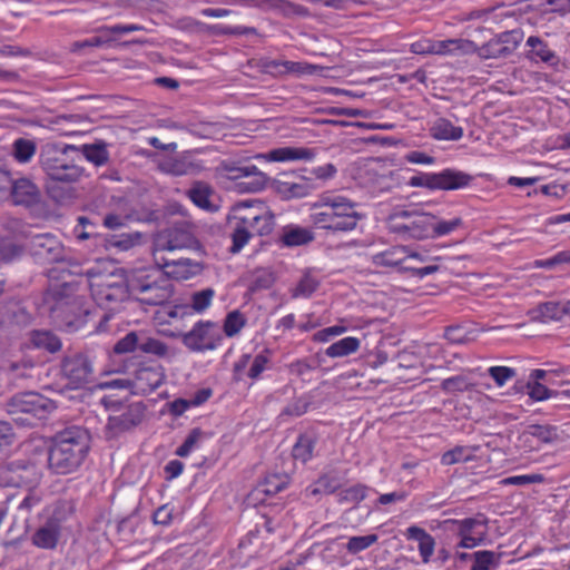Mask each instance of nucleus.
Masks as SVG:
<instances>
[{
  "instance_id": "obj_4",
  "label": "nucleus",
  "mask_w": 570,
  "mask_h": 570,
  "mask_svg": "<svg viewBox=\"0 0 570 570\" xmlns=\"http://www.w3.org/2000/svg\"><path fill=\"white\" fill-rule=\"evenodd\" d=\"M77 276L86 278L92 298L104 308L112 309L130 295L128 274L124 275L116 267L109 269L105 264L91 267L81 265V273Z\"/></svg>"
},
{
  "instance_id": "obj_49",
  "label": "nucleus",
  "mask_w": 570,
  "mask_h": 570,
  "mask_svg": "<svg viewBox=\"0 0 570 570\" xmlns=\"http://www.w3.org/2000/svg\"><path fill=\"white\" fill-rule=\"evenodd\" d=\"M318 287V281L309 274L304 275L296 287L293 289L292 296L296 297H309Z\"/></svg>"
},
{
  "instance_id": "obj_53",
  "label": "nucleus",
  "mask_w": 570,
  "mask_h": 570,
  "mask_svg": "<svg viewBox=\"0 0 570 570\" xmlns=\"http://www.w3.org/2000/svg\"><path fill=\"white\" fill-rule=\"evenodd\" d=\"M489 376L493 379L495 384L501 387L508 381L512 380L517 375V371L508 366H491L488 370Z\"/></svg>"
},
{
  "instance_id": "obj_13",
  "label": "nucleus",
  "mask_w": 570,
  "mask_h": 570,
  "mask_svg": "<svg viewBox=\"0 0 570 570\" xmlns=\"http://www.w3.org/2000/svg\"><path fill=\"white\" fill-rule=\"evenodd\" d=\"M165 380V368L157 362H144L134 372L131 380H114L110 386L130 387L134 393L149 394L158 389Z\"/></svg>"
},
{
  "instance_id": "obj_26",
  "label": "nucleus",
  "mask_w": 570,
  "mask_h": 570,
  "mask_svg": "<svg viewBox=\"0 0 570 570\" xmlns=\"http://www.w3.org/2000/svg\"><path fill=\"white\" fill-rule=\"evenodd\" d=\"M527 46L530 47L528 58L533 62H543L548 66L554 67L559 63V57L556 52L537 36H530L527 39Z\"/></svg>"
},
{
  "instance_id": "obj_58",
  "label": "nucleus",
  "mask_w": 570,
  "mask_h": 570,
  "mask_svg": "<svg viewBox=\"0 0 570 570\" xmlns=\"http://www.w3.org/2000/svg\"><path fill=\"white\" fill-rule=\"evenodd\" d=\"M544 481V476L540 473L532 474H523V475H513L505 478L502 483L507 485H527L531 483H542Z\"/></svg>"
},
{
  "instance_id": "obj_28",
  "label": "nucleus",
  "mask_w": 570,
  "mask_h": 570,
  "mask_svg": "<svg viewBox=\"0 0 570 570\" xmlns=\"http://www.w3.org/2000/svg\"><path fill=\"white\" fill-rule=\"evenodd\" d=\"M405 535L409 540L419 542V552L423 563H429L434 553L435 540L423 528L411 525L406 529Z\"/></svg>"
},
{
  "instance_id": "obj_52",
  "label": "nucleus",
  "mask_w": 570,
  "mask_h": 570,
  "mask_svg": "<svg viewBox=\"0 0 570 570\" xmlns=\"http://www.w3.org/2000/svg\"><path fill=\"white\" fill-rule=\"evenodd\" d=\"M269 352L267 350L258 353L254 356L250 367L247 372V376L252 380H256L266 370L269 363Z\"/></svg>"
},
{
  "instance_id": "obj_7",
  "label": "nucleus",
  "mask_w": 570,
  "mask_h": 570,
  "mask_svg": "<svg viewBox=\"0 0 570 570\" xmlns=\"http://www.w3.org/2000/svg\"><path fill=\"white\" fill-rule=\"evenodd\" d=\"M130 295L147 305H161L174 294L173 281L160 269L134 268L128 272Z\"/></svg>"
},
{
  "instance_id": "obj_35",
  "label": "nucleus",
  "mask_w": 570,
  "mask_h": 570,
  "mask_svg": "<svg viewBox=\"0 0 570 570\" xmlns=\"http://www.w3.org/2000/svg\"><path fill=\"white\" fill-rule=\"evenodd\" d=\"M480 449L479 445L464 446L456 445L453 449L444 452L441 456L443 465H453L456 463H464L475 460L474 453Z\"/></svg>"
},
{
  "instance_id": "obj_64",
  "label": "nucleus",
  "mask_w": 570,
  "mask_h": 570,
  "mask_svg": "<svg viewBox=\"0 0 570 570\" xmlns=\"http://www.w3.org/2000/svg\"><path fill=\"white\" fill-rule=\"evenodd\" d=\"M287 367L292 375L304 376L306 373L314 370L316 365L311 364L307 360H297L288 364Z\"/></svg>"
},
{
  "instance_id": "obj_14",
  "label": "nucleus",
  "mask_w": 570,
  "mask_h": 570,
  "mask_svg": "<svg viewBox=\"0 0 570 570\" xmlns=\"http://www.w3.org/2000/svg\"><path fill=\"white\" fill-rule=\"evenodd\" d=\"M175 336L191 352L214 351L223 341L219 326L212 321H198L190 331L179 332Z\"/></svg>"
},
{
  "instance_id": "obj_63",
  "label": "nucleus",
  "mask_w": 570,
  "mask_h": 570,
  "mask_svg": "<svg viewBox=\"0 0 570 570\" xmlns=\"http://www.w3.org/2000/svg\"><path fill=\"white\" fill-rule=\"evenodd\" d=\"M145 30L144 26L140 24H115V26H104L99 28V32H106V33H129L134 31H141Z\"/></svg>"
},
{
  "instance_id": "obj_36",
  "label": "nucleus",
  "mask_w": 570,
  "mask_h": 570,
  "mask_svg": "<svg viewBox=\"0 0 570 570\" xmlns=\"http://www.w3.org/2000/svg\"><path fill=\"white\" fill-rule=\"evenodd\" d=\"M59 530L52 522L40 527L32 535V543L41 549H55L58 543Z\"/></svg>"
},
{
  "instance_id": "obj_61",
  "label": "nucleus",
  "mask_w": 570,
  "mask_h": 570,
  "mask_svg": "<svg viewBox=\"0 0 570 570\" xmlns=\"http://www.w3.org/2000/svg\"><path fill=\"white\" fill-rule=\"evenodd\" d=\"M441 386L446 392H462L468 389L469 383L465 377L458 375L443 380Z\"/></svg>"
},
{
  "instance_id": "obj_43",
  "label": "nucleus",
  "mask_w": 570,
  "mask_h": 570,
  "mask_svg": "<svg viewBox=\"0 0 570 570\" xmlns=\"http://www.w3.org/2000/svg\"><path fill=\"white\" fill-rule=\"evenodd\" d=\"M473 563L471 570H495L501 560V556L490 550H481L472 553Z\"/></svg>"
},
{
  "instance_id": "obj_44",
  "label": "nucleus",
  "mask_w": 570,
  "mask_h": 570,
  "mask_svg": "<svg viewBox=\"0 0 570 570\" xmlns=\"http://www.w3.org/2000/svg\"><path fill=\"white\" fill-rule=\"evenodd\" d=\"M215 289L212 287L203 288L200 291H196L191 293L190 299H189V311L193 313L202 314L204 313L213 302V298L215 297Z\"/></svg>"
},
{
  "instance_id": "obj_19",
  "label": "nucleus",
  "mask_w": 570,
  "mask_h": 570,
  "mask_svg": "<svg viewBox=\"0 0 570 570\" xmlns=\"http://www.w3.org/2000/svg\"><path fill=\"white\" fill-rule=\"evenodd\" d=\"M520 41L521 35L519 31L502 32L481 47L475 43L473 53H476L481 59L507 58L514 52Z\"/></svg>"
},
{
  "instance_id": "obj_15",
  "label": "nucleus",
  "mask_w": 570,
  "mask_h": 570,
  "mask_svg": "<svg viewBox=\"0 0 570 570\" xmlns=\"http://www.w3.org/2000/svg\"><path fill=\"white\" fill-rule=\"evenodd\" d=\"M114 352L116 354L140 352L158 358L169 357L170 355L169 346L165 342L151 337L142 331H132L126 334L115 344Z\"/></svg>"
},
{
  "instance_id": "obj_38",
  "label": "nucleus",
  "mask_w": 570,
  "mask_h": 570,
  "mask_svg": "<svg viewBox=\"0 0 570 570\" xmlns=\"http://www.w3.org/2000/svg\"><path fill=\"white\" fill-rule=\"evenodd\" d=\"M283 244L288 247L302 246L314 239L313 233L304 227L287 226L283 229L281 237Z\"/></svg>"
},
{
  "instance_id": "obj_41",
  "label": "nucleus",
  "mask_w": 570,
  "mask_h": 570,
  "mask_svg": "<svg viewBox=\"0 0 570 570\" xmlns=\"http://www.w3.org/2000/svg\"><path fill=\"white\" fill-rule=\"evenodd\" d=\"M36 153L37 144L32 139L18 138L12 144L11 154L13 158L20 164L30 163Z\"/></svg>"
},
{
  "instance_id": "obj_29",
  "label": "nucleus",
  "mask_w": 570,
  "mask_h": 570,
  "mask_svg": "<svg viewBox=\"0 0 570 570\" xmlns=\"http://www.w3.org/2000/svg\"><path fill=\"white\" fill-rule=\"evenodd\" d=\"M8 472L11 474L9 484L13 487H32L39 481L38 473L35 465H20L11 463L8 466Z\"/></svg>"
},
{
  "instance_id": "obj_50",
  "label": "nucleus",
  "mask_w": 570,
  "mask_h": 570,
  "mask_svg": "<svg viewBox=\"0 0 570 570\" xmlns=\"http://www.w3.org/2000/svg\"><path fill=\"white\" fill-rule=\"evenodd\" d=\"M529 434L543 443H551L558 438L557 429L551 425L533 424L529 426Z\"/></svg>"
},
{
  "instance_id": "obj_9",
  "label": "nucleus",
  "mask_w": 570,
  "mask_h": 570,
  "mask_svg": "<svg viewBox=\"0 0 570 570\" xmlns=\"http://www.w3.org/2000/svg\"><path fill=\"white\" fill-rule=\"evenodd\" d=\"M390 233L403 240L430 238L431 214L414 209H394L385 218Z\"/></svg>"
},
{
  "instance_id": "obj_17",
  "label": "nucleus",
  "mask_w": 570,
  "mask_h": 570,
  "mask_svg": "<svg viewBox=\"0 0 570 570\" xmlns=\"http://www.w3.org/2000/svg\"><path fill=\"white\" fill-rule=\"evenodd\" d=\"M236 210L240 215V224L246 225L253 236H266L273 232L275 215L263 202L243 203Z\"/></svg>"
},
{
  "instance_id": "obj_22",
  "label": "nucleus",
  "mask_w": 570,
  "mask_h": 570,
  "mask_svg": "<svg viewBox=\"0 0 570 570\" xmlns=\"http://www.w3.org/2000/svg\"><path fill=\"white\" fill-rule=\"evenodd\" d=\"M274 186L284 198L305 197L312 189V184L307 179L287 173L279 174L274 180Z\"/></svg>"
},
{
  "instance_id": "obj_62",
  "label": "nucleus",
  "mask_w": 570,
  "mask_h": 570,
  "mask_svg": "<svg viewBox=\"0 0 570 570\" xmlns=\"http://www.w3.org/2000/svg\"><path fill=\"white\" fill-rule=\"evenodd\" d=\"M308 405L306 400L296 399L284 407L282 415L301 416L306 413Z\"/></svg>"
},
{
  "instance_id": "obj_33",
  "label": "nucleus",
  "mask_w": 570,
  "mask_h": 570,
  "mask_svg": "<svg viewBox=\"0 0 570 570\" xmlns=\"http://www.w3.org/2000/svg\"><path fill=\"white\" fill-rule=\"evenodd\" d=\"M29 342L35 348L56 353L61 350V341L50 331H31Z\"/></svg>"
},
{
  "instance_id": "obj_48",
  "label": "nucleus",
  "mask_w": 570,
  "mask_h": 570,
  "mask_svg": "<svg viewBox=\"0 0 570 570\" xmlns=\"http://www.w3.org/2000/svg\"><path fill=\"white\" fill-rule=\"evenodd\" d=\"M287 485V476L281 474H272L266 476L264 482L259 485L261 491L267 495H274L283 491Z\"/></svg>"
},
{
  "instance_id": "obj_46",
  "label": "nucleus",
  "mask_w": 570,
  "mask_h": 570,
  "mask_svg": "<svg viewBox=\"0 0 570 570\" xmlns=\"http://www.w3.org/2000/svg\"><path fill=\"white\" fill-rule=\"evenodd\" d=\"M368 488L363 484H356L348 489H344L338 493L340 503L358 504L366 498Z\"/></svg>"
},
{
  "instance_id": "obj_32",
  "label": "nucleus",
  "mask_w": 570,
  "mask_h": 570,
  "mask_svg": "<svg viewBox=\"0 0 570 570\" xmlns=\"http://www.w3.org/2000/svg\"><path fill=\"white\" fill-rule=\"evenodd\" d=\"M314 151L303 147H281L268 153L267 159L272 161H288L299 159H312Z\"/></svg>"
},
{
  "instance_id": "obj_18",
  "label": "nucleus",
  "mask_w": 570,
  "mask_h": 570,
  "mask_svg": "<svg viewBox=\"0 0 570 570\" xmlns=\"http://www.w3.org/2000/svg\"><path fill=\"white\" fill-rule=\"evenodd\" d=\"M61 373L72 389L82 387L95 381V370L91 358L82 353L63 357Z\"/></svg>"
},
{
  "instance_id": "obj_12",
  "label": "nucleus",
  "mask_w": 570,
  "mask_h": 570,
  "mask_svg": "<svg viewBox=\"0 0 570 570\" xmlns=\"http://www.w3.org/2000/svg\"><path fill=\"white\" fill-rule=\"evenodd\" d=\"M473 177L455 169H444L440 173H420L409 180L411 187H424L430 190H456L468 187Z\"/></svg>"
},
{
  "instance_id": "obj_59",
  "label": "nucleus",
  "mask_w": 570,
  "mask_h": 570,
  "mask_svg": "<svg viewBox=\"0 0 570 570\" xmlns=\"http://www.w3.org/2000/svg\"><path fill=\"white\" fill-rule=\"evenodd\" d=\"M444 337L452 344H465L470 341L468 333L459 325L448 326Z\"/></svg>"
},
{
  "instance_id": "obj_54",
  "label": "nucleus",
  "mask_w": 570,
  "mask_h": 570,
  "mask_svg": "<svg viewBox=\"0 0 570 570\" xmlns=\"http://www.w3.org/2000/svg\"><path fill=\"white\" fill-rule=\"evenodd\" d=\"M22 249L10 240L0 239V264L10 263L20 257Z\"/></svg>"
},
{
  "instance_id": "obj_24",
  "label": "nucleus",
  "mask_w": 570,
  "mask_h": 570,
  "mask_svg": "<svg viewBox=\"0 0 570 570\" xmlns=\"http://www.w3.org/2000/svg\"><path fill=\"white\" fill-rule=\"evenodd\" d=\"M14 204L31 207L40 203L39 187L29 178L11 180L10 189Z\"/></svg>"
},
{
  "instance_id": "obj_27",
  "label": "nucleus",
  "mask_w": 570,
  "mask_h": 570,
  "mask_svg": "<svg viewBox=\"0 0 570 570\" xmlns=\"http://www.w3.org/2000/svg\"><path fill=\"white\" fill-rule=\"evenodd\" d=\"M228 230L232 239L230 253L233 254L239 253L253 237L249 228L240 224V215L236 209L234 214L228 217Z\"/></svg>"
},
{
  "instance_id": "obj_21",
  "label": "nucleus",
  "mask_w": 570,
  "mask_h": 570,
  "mask_svg": "<svg viewBox=\"0 0 570 570\" xmlns=\"http://www.w3.org/2000/svg\"><path fill=\"white\" fill-rule=\"evenodd\" d=\"M198 242L186 225H175L157 240L159 250H175L183 248H195Z\"/></svg>"
},
{
  "instance_id": "obj_10",
  "label": "nucleus",
  "mask_w": 570,
  "mask_h": 570,
  "mask_svg": "<svg viewBox=\"0 0 570 570\" xmlns=\"http://www.w3.org/2000/svg\"><path fill=\"white\" fill-rule=\"evenodd\" d=\"M7 409L16 422L32 426L36 420H45L56 409V404L39 393L28 392L12 396Z\"/></svg>"
},
{
  "instance_id": "obj_5",
  "label": "nucleus",
  "mask_w": 570,
  "mask_h": 570,
  "mask_svg": "<svg viewBox=\"0 0 570 570\" xmlns=\"http://www.w3.org/2000/svg\"><path fill=\"white\" fill-rule=\"evenodd\" d=\"M27 248L38 263L56 264L47 271L49 279H59L63 274L76 276L81 273V264L70 256L53 234L32 235L28 240Z\"/></svg>"
},
{
  "instance_id": "obj_6",
  "label": "nucleus",
  "mask_w": 570,
  "mask_h": 570,
  "mask_svg": "<svg viewBox=\"0 0 570 570\" xmlns=\"http://www.w3.org/2000/svg\"><path fill=\"white\" fill-rule=\"evenodd\" d=\"M356 204L343 196H324L311 214L312 224L333 233L354 230L362 218Z\"/></svg>"
},
{
  "instance_id": "obj_55",
  "label": "nucleus",
  "mask_w": 570,
  "mask_h": 570,
  "mask_svg": "<svg viewBox=\"0 0 570 570\" xmlns=\"http://www.w3.org/2000/svg\"><path fill=\"white\" fill-rule=\"evenodd\" d=\"M165 313L168 316L166 322L170 325H178L179 323H183L185 318H190L193 316V313L189 311L187 305L168 307Z\"/></svg>"
},
{
  "instance_id": "obj_1",
  "label": "nucleus",
  "mask_w": 570,
  "mask_h": 570,
  "mask_svg": "<svg viewBox=\"0 0 570 570\" xmlns=\"http://www.w3.org/2000/svg\"><path fill=\"white\" fill-rule=\"evenodd\" d=\"M96 166L105 165L109 153L105 142L78 147L68 144H46L39 155V163L47 177L52 183L73 184L83 175L82 159Z\"/></svg>"
},
{
  "instance_id": "obj_30",
  "label": "nucleus",
  "mask_w": 570,
  "mask_h": 570,
  "mask_svg": "<svg viewBox=\"0 0 570 570\" xmlns=\"http://www.w3.org/2000/svg\"><path fill=\"white\" fill-rule=\"evenodd\" d=\"M407 249L403 246L392 247L373 256V264L381 267H400L406 266Z\"/></svg>"
},
{
  "instance_id": "obj_31",
  "label": "nucleus",
  "mask_w": 570,
  "mask_h": 570,
  "mask_svg": "<svg viewBox=\"0 0 570 570\" xmlns=\"http://www.w3.org/2000/svg\"><path fill=\"white\" fill-rule=\"evenodd\" d=\"M475 43L471 40L466 39H448L442 41H436L432 43V53L435 55H446L461 52L464 55H470L474 52Z\"/></svg>"
},
{
  "instance_id": "obj_3",
  "label": "nucleus",
  "mask_w": 570,
  "mask_h": 570,
  "mask_svg": "<svg viewBox=\"0 0 570 570\" xmlns=\"http://www.w3.org/2000/svg\"><path fill=\"white\" fill-rule=\"evenodd\" d=\"M89 451V434L80 426H70L57 433L48 454L49 469L56 474H69L78 470Z\"/></svg>"
},
{
  "instance_id": "obj_39",
  "label": "nucleus",
  "mask_w": 570,
  "mask_h": 570,
  "mask_svg": "<svg viewBox=\"0 0 570 570\" xmlns=\"http://www.w3.org/2000/svg\"><path fill=\"white\" fill-rule=\"evenodd\" d=\"M269 7L277 9L285 18L308 17L309 10L288 0H263V8Z\"/></svg>"
},
{
  "instance_id": "obj_37",
  "label": "nucleus",
  "mask_w": 570,
  "mask_h": 570,
  "mask_svg": "<svg viewBox=\"0 0 570 570\" xmlns=\"http://www.w3.org/2000/svg\"><path fill=\"white\" fill-rule=\"evenodd\" d=\"M431 134L439 140H459L463 136V129L452 125L449 119L439 118L431 127Z\"/></svg>"
},
{
  "instance_id": "obj_11",
  "label": "nucleus",
  "mask_w": 570,
  "mask_h": 570,
  "mask_svg": "<svg viewBox=\"0 0 570 570\" xmlns=\"http://www.w3.org/2000/svg\"><path fill=\"white\" fill-rule=\"evenodd\" d=\"M444 527L460 538L456 548L473 549L482 544L488 535V518L483 514L463 520L449 519L444 521Z\"/></svg>"
},
{
  "instance_id": "obj_57",
  "label": "nucleus",
  "mask_w": 570,
  "mask_h": 570,
  "mask_svg": "<svg viewBox=\"0 0 570 570\" xmlns=\"http://www.w3.org/2000/svg\"><path fill=\"white\" fill-rule=\"evenodd\" d=\"M35 367V363L32 360H22L19 362H10L8 365V370L12 373L14 377H30L31 371Z\"/></svg>"
},
{
  "instance_id": "obj_40",
  "label": "nucleus",
  "mask_w": 570,
  "mask_h": 570,
  "mask_svg": "<svg viewBox=\"0 0 570 570\" xmlns=\"http://www.w3.org/2000/svg\"><path fill=\"white\" fill-rule=\"evenodd\" d=\"M360 345L358 338L347 336L330 345L324 351V354L332 358L344 357L357 352Z\"/></svg>"
},
{
  "instance_id": "obj_25",
  "label": "nucleus",
  "mask_w": 570,
  "mask_h": 570,
  "mask_svg": "<svg viewBox=\"0 0 570 570\" xmlns=\"http://www.w3.org/2000/svg\"><path fill=\"white\" fill-rule=\"evenodd\" d=\"M570 314V301L546 302L531 311V317L540 322L560 321Z\"/></svg>"
},
{
  "instance_id": "obj_8",
  "label": "nucleus",
  "mask_w": 570,
  "mask_h": 570,
  "mask_svg": "<svg viewBox=\"0 0 570 570\" xmlns=\"http://www.w3.org/2000/svg\"><path fill=\"white\" fill-rule=\"evenodd\" d=\"M102 403L110 411L105 429V435L108 440L118 439L131 432L141 424L146 416L147 407L141 401L125 403L121 400L105 396Z\"/></svg>"
},
{
  "instance_id": "obj_16",
  "label": "nucleus",
  "mask_w": 570,
  "mask_h": 570,
  "mask_svg": "<svg viewBox=\"0 0 570 570\" xmlns=\"http://www.w3.org/2000/svg\"><path fill=\"white\" fill-rule=\"evenodd\" d=\"M218 170L230 180L248 178V181L239 184L243 186L242 190L247 193L263 189L267 178L264 173L247 160H223L219 164Z\"/></svg>"
},
{
  "instance_id": "obj_23",
  "label": "nucleus",
  "mask_w": 570,
  "mask_h": 570,
  "mask_svg": "<svg viewBox=\"0 0 570 570\" xmlns=\"http://www.w3.org/2000/svg\"><path fill=\"white\" fill-rule=\"evenodd\" d=\"M261 68L265 73H269L274 77H281L289 73L313 75L317 70V66L314 65L276 59L262 60Z\"/></svg>"
},
{
  "instance_id": "obj_47",
  "label": "nucleus",
  "mask_w": 570,
  "mask_h": 570,
  "mask_svg": "<svg viewBox=\"0 0 570 570\" xmlns=\"http://www.w3.org/2000/svg\"><path fill=\"white\" fill-rule=\"evenodd\" d=\"M246 320L239 311L229 312L224 322V333L228 337L237 335L245 326Z\"/></svg>"
},
{
  "instance_id": "obj_20",
  "label": "nucleus",
  "mask_w": 570,
  "mask_h": 570,
  "mask_svg": "<svg viewBox=\"0 0 570 570\" xmlns=\"http://www.w3.org/2000/svg\"><path fill=\"white\" fill-rule=\"evenodd\" d=\"M158 167L173 176H195L205 169V164L197 158L196 151L187 150L163 159Z\"/></svg>"
},
{
  "instance_id": "obj_45",
  "label": "nucleus",
  "mask_w": 570,
  "mask_h": 570,
  "mask_svg": "<svg viewBox=\"0 0 570 570\" xmlns=\"http://www.w3.org/2000/svg\"><path fill=\"white\" fill-rule=\"evenodd\" d=\"M462 225V219L455 217L451 220H440L431 214L430 238H436L451 234Z\"/></svg>"
},
{
  "instance_id": "obj_2",
  "label": "nucleus",
  "mask_w": 570,
  "mask_h": 570,
  "mask_svg": "<svg viewBox=\"0 0 570 570\" xmlns=\"http://www.w3.org/2000/svg\"><path fill=\"white\" fill-rule=\"evenodd\" d=\"M51 283L43 293V305L56 321L68 326H79L89 315L85 296L79 294L85 277L63 274Z\"/></svg>"
},
{
  "instance_id": "obj_60",
  "label": "nucleus",
  "mask_w": 570,
  "mask_h": 570,
  "mask_svg": "<svg viewBox=\"0 0 570 570\" xmlns=\"http://www.w3.org/2000/svg\"><path fill=\"white\" fill-rule=\"evenodd\" d=\"M346 332L345 326L334 325L330 327H325L313 335V341L317 343H326L331 341L333 337L338 336Z\"/></svg>"
},
{
  "instance_id": "obj_56",
  "label": "nucleus",
  "mask_w": 570,
  "mask_h": 570,
  "mask_svg": "<svg viewBox=\"0 0 570 570\" xmlns=\"http://www.w3.org/2000/svg\"><path fill=\"white\" fill-rule=\"evenodd\" d=\"M527 387L529 389V396L534 401H543L556 396V391L548 389L539 382H528Z\"/></svg>"
},
{
  "instance_id": "obj_34",
  "label": "nucleus",
  "mask_w": 570,
  "mask_h": 570,
  "mask_svg": "<svg viewBox=\"0 0 570 570\" xmlns=\"http://www.w3.org/2000/svg\"><path fill=\"white\" fill-rule=\"evenodd\" d=\"M315 444L316 436L314 433L307 432L301 434L292 450L294 460L301 461L302 463L308 462L313 458Z\"/></svg>"
},
{
  "instance_id": "obj_42",
  "label": "nucleus",
  "mask_w": 570,
  "mask_h": 570,
  "mask_svg": "<svg viewBox=\"0 0 570 570\" xmlns=\"http://www.w3.org/2000/svg\"><path fill=\"white\" fill-rule=\"evenodd\" d=\"M212 195L210 187L202 181H196L193 187L188 190L190 200L199 208L209 212L215 210V206L212 204L209 197Z\"/></svg>"
},
{
  "instance_id": "obj_51",
  "label": "nucleus",
  "mask_w": 570,
  "mask_h": 570,
  "mask_svg": "<svg viewBox=\"0 0 570 570\" xmlns=\"http://www.w3.org/2000/svg\"><path fill=\"white\" fill-rule=\"evenodd\" d=\"M377 540L379 537L376 534L351 537L346 549L350 553L356 554L374 544Z\"/></svg>"
}]
</instances>
